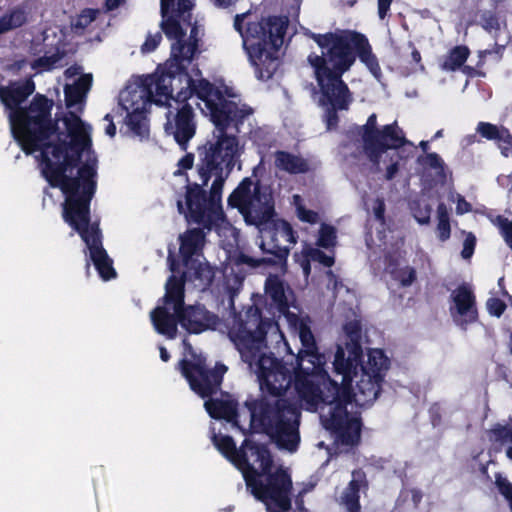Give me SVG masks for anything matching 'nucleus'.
I'll list each match as a JSON object with an SVG mask.
<instances>
[{
	"label": "nucleus",
	"instance_id": "4be33fe9",
	"mask_svg": "<svg viewBox=\"0 0 512 512\" xmlns=\"http://www.w3.org/2000/svg\"><path fill=\"white\" fill-rule=\"evenodd\" d=\"M366 485L365 474L362 471H354L352 473V480L342 496V504L348 512H359L360 505L358 492L362 488H365Z\"/></svg>",
	"mask_w": 512,
	"mask_h": 512
},
{
	"label": "nucleus",
	"instance_id": "ddd939ff",
	"mask_svg": "<svg viewBox=\"0 0 512 512\" xmlns=\"http://www.w3.org/2000/svg\"><path fill=\"white\" fill-rule=\"evenodd\" d=\"M153 90L144 80L129 83L119 95V104L127 112V126L139 136H145L148 129L145 114L152 103Z\"/></svg>",
	"mask_w": 512,
	"mask_h": 512
},
{
	"label": "nucleus",
	"instance_id": "864d4df0",
	"mask_svg": "<svg viewBox=\"0 0 512 512\" xmlns=\"http://www.w3.org/2000/svg\"><path fill=\"white\" fill-rule=\"evenodd\" d=\"M245 18V14H241V15H237L235 17V21H234V26L235 28L242 34V27H241V23L243 21V19Z\"/></svg>",
	"mask_w": 512,
	"mask_h": 512
},
{
	"label": "nucleus",
	"instance_id": "b1692460",
	"mask_svg": "<svg viewBox=\"0 0 512 512\" xmlns=\"http://www.w3.org/2000/svg\"><path fill=\"white\" fill-rule=\"evenodd\" d=\"M266 294L277 304L280 311L288 305L290 290L277 276H269L265 284Z\"/></svg>",
	"mask_w": 512,
	"mask_h": 512
},
{
	"label": "nucleus",
	"instance_id": "69168bd1",
	"mask_svg": "<svg viewBox=\"0 0 512 512\" xmlns=\"http://www.w3.org/2000/svg\"><path fill=\"white\" fill-rule=\"evenodd\" d=\"M510 340H511V350H512V332H511V335H510Z\"/></svg>",
	"mask_w": 512,
	"mask_h": 512
},
{
	"label": "nucleus",
	"instance_id": "49530a36",
	"mask_svg": "<svg viewBox=\"0 0 512 512\" xmlns=\"http://www.w3.org/2000/svg\"><path fill=\"white\" fill-rule=\"evenodd\" d=\"M391 2L392 0H378V13L381 19L385 17Z\"/></svg>",
	"mask_w": 512,
	"mask_h": 512
},
{
	"label": "nucleus",
	"instance_id": "dca6fc26",
	"mask_svg": "<svg viewBox=\"0 0 512 512\" xmlns=\"http://www.w3.org/2000/svg\"><path fill=\"white\" fill-rule=\"evenodd\" d=\"M261 234L260 249L264 253L284 259L290 247L295 243L290 225L283 220L273 218L259 229Z\"/></svg>",
	"mask_w": 512,
	"mask_h": 512
},
{
	"label": "nucleus",
	"instance_id": "4d7b16f0",
	"mask_svg": "<svg viewBox=\"0 0 512 512\" xmlns=\"http://www.w3.org/2000/svg\"><path fill=\"white\" fill-rule=\"evenodd\" d=\"M326 276H327L328 281H329L328 285L332 284L333 285V289H335L336 285H337V282H336V278H335V275L333 274V272L332 271H327L326 272Z\"/></svg>",
	"mask_w": 512,
	"mask_h": 512
},
{
	"label": "nucleus",
	"instance_id": "ea45409f",
	"mask_svg": "<svg viewBox=\"0 0 512 512\" xmlns=\"http://www.w3.org/2000/svg\"><path fill=\"white\" fill-rule=\"evenodd\" d=\"M415 270L410 267H406L397 272L396 278L400 281L402 286H409L415 280Z\"/></svg>",
	"mask_w": 512,
	"mask_h": 512
},
{
	"label": "nucleus",
	"instance_id": "393cba45",
	"mask_svg": "<svg viewBox=\"0 0 512 512\" xmlns=\"http://www.w3.org/2000/svg\"><path fill=\"white\" fill-rule=\"evenodd\" d=\"M275 166L288 173H303L308 170L305 160L284 151L275 153Z\"/></svg>",
	"mask_w": 512,
	"mask_h": 512
},
{
	"label": "nucleus",
	"instance_id": "2f4dec72",
	"mask_svg": "<svg viewBox=\"0 0 512 512\" xmlns=\"http://www.w3.org/2000/svg\"><path fill=\"white\" fill-rule=\"evenodd\" d=\"M413 216L419 224H428L430 221L431 206L425 200H418L412 206Z\"/></svg>",
	"mask_w": 512,
	"mask_h": 512
},
{
	"label": "nucleus",
	"instance_id": "412c9836",
	"mask_svg": "<svg viewBox=\"0 0 512 512\" xmlns=\"http://www.w3.org/2000/svg\"><path fill=\"white\" fill-rule=\"evenodd\" d=\"M204 406L211 417L225 419L234 425H238L236 403L231 397L227 396L223 399L208 400Z\"/></svg>",
	"mask_w": 512,
	"mask_h": 512
},
{
	"label": "nucleus",
	"instance_id": "9b49d317",
	"mask_svg": "<svg viewBox=\"0 0 512 512\" xmlns=\"http://www.w3.org/2000/svg\"><path fill=\"white\" fill-rule=\"evenodd\" d=\"M200 109L210 116L217 129H225L232 121L240 122L253 113V109L240 102L226 100L221 92L208 82L201 83Z\"/></svg>",
	"mask_w": 512,
	"mask_h": 512
},
{
	"label": "nucleus",
	"instance_id": "e433bc0d",
	"mask_svg": "<svg viewBox=\"0 0 512 512\" xmlns=\"http://www.w3.org/2000/svg\"><path fill=\"white\" fill-rule=\"evenodd\" d=\"M294 200L297 205V215L302 221H306L312 224L318 221V214L316 212L307 210L298 203L300 200L298 195L294 196Z\"/></svg>",
	"mask_w": 512,
	"mask_h": 512
},
{
	"label": "nucleus",
	"instance_id": "f8f14e48",
	"mask_svg": "<svg viewBox=\"0 0 512 512\" xmlns=\"http://www.w3.org/2000/svg\"><path fill=\"white\" fill-rule=\"evenodd\" d=\"M183 298V280L172 276L166 284L164 305L155 308L150 314L151 321L158 333L171 339L175 338L177 323H180Z\"/></svg>",
	"mask_w": 512,
	"mask_h": 512
},
{
	"label": "nucleus",
	"instance_id": "8fccbe9b",
	"mask_svg": "<svg viewBox=\"0 0 512 512\" xmlns=\"http://www.w3.org/2000/svg\"><path fill=\"white\" fill-rule=\"evenodd\" d=\"M104 120L108 122V125L106 127V134L109 135L110 137H113L115 135V133H116V128H115V125L112 122V119H111L110 115L107 114L104 117Z\"/></svg>",
	"mask_w": 512,
	"mask_h": 512
},
{
	"label": "nucleus",
	"instance_id": "c03bdc74",
	"mask_svg": "<svg viewBox=\"0 0 512 512\" xmlns=\"http://www.w3.org/2000/svg\"><path fill=\"white\" fill-rule=\"evenodd\" d=\"M239 261L241 263L248 264L252 267L260 266L262 263H265L267 260L266 258H256L248 255H241L239 257Z\"/></svg>",
	"mask_w": 512,
	"mask_h": 512
},
{
	"label": "nucleus",
	"instance_id": "39448f33",
	"mask_svg": "<svg viewBox=\"0 0 512 512\" xmlns=\"http://www.w3.org/2000/svg\"><path fill=\"white\" fill-rule=\"evenodd\" d=\"M218 129L216 141L210 143L198 167L199 181L187 188L185 205L177 201L178 210L196 223L211 228L224 223L221 207L222 187L243 152L236 136Z\"/></svg>",
	"mask_w": 512,
	"mask_h": 512
},
{
	"label": "nucleus",
	"instance_id": "79ce46f5",
	"mask_svg": "<svg viewBox=\"0 0 512 512\" xmlns=\"http://www.w3.org/2000/svg\"><path fill=\"white\" fill-rule=\"evenodd\" d=\"M162 39V36L160 33H156L154 35H148L145 42L143 43L141 47V51L143 53H149L154 51L157 46L159 45L160 41Z\"/></svg>",
	"mask_w": 512,
	"mask_h": 512
},
{
	"label": "nucleus",
	"instance_id": "6ab92c4d",
	"mask_svg": "<svg viewBox=\"0 0 512 512\" xmlns=\"http://www.w3.org/2000/svg\"><path fill=\"white\" fill-rule=\"evenodd\" d=\"M180 324L189 333H201L208 329H214L218 324V318L204 307L190 306L185 309L181 308Z\"/></svg>",
	"mask_w": 512,
	"mask_h": 512
},
{
	"label": "nucleus",
	"instance_id": "20e7f679",
	"mask_svg": "<svg viewBox=\"0 0 512 512\" xmlns=\"http://www.w3.org/2000/svg\"><path fill=\"white\" fill-rule=\"evenodd\" d=\"M316 42L323 49L322 55H310L308 61L320 89L319 104L327 112V125L337 123V110H346L352 96L341 77L355 61V52L370 72L379 78L381 70L376 57L371 53L367 39L351 31L319 35Z\"/></svg>",
	"mask_w": 512,
	"mask_h": 512
},
{
	"label": "nucleus",
	"instance_id": "5fc2aeb1",
	"mask_svg": "<svg viewBox=\"0 0 512 512\" xmlns=\"http://www.w3.org/2000/svg\"><path fill=\"white\" fill-rule=\"evenodd\" d=\"M122 0H106V7L108 10L117 8Z\"/></svg>",
	"mask_w": 512,
	"mask_h": 512
},
{
	"label": "nucleus",
	"instance_id": "473e14b6",
	"mask_svg": "<svg viewBox=\"0 0 512 512\" xmlns=\"http://www.w3.org/2000/svg\"><path fill=\"white\" fill-rule=\"evenodd\" d=\"M424 163L426 167L434 171L437 181L443 182L445 180L444 163L436 153L427 154Z\"/></svg>",
	"mask_w": 512,
	"mask_h": 512
},
{
	"label": "nucleus",
	"instance_id": "603ef678",
	"mask_svg": "<svg viewBox=\"0 0 512 512\" xmlns=\"http://www.w3.org/2000/svg\"><path fill=\"white\" fill-rule=\"evenodd\" d=\"M498 146L501 149L502 155L505 157H508L512 152V145L509 142H499Z\"/></svg>",
	"mask_w": 512,
	"mask_h": 512
},
{
	"label": "nucleus",
	"instance_id": "bf43d9fd",
	"mask_svg": "<svg viewBox=\"0 0 512 512\" xmlns=\"http://www.w3.org/2000/svg\"><path fill=\"white\" fill-rule=\"evenodd\" d=\"M160 357L165 362L169 359V353L164 347H160Z\"/></svg>",
	"mask_w": 512,
	"mask_h": 512
},
{
	"label": "nucleus",
	"instance_id": "13d9d810",
	"mask_svg": "<svg viewBox=\"0 0 512 512\" xmlns=\"http://www.w3.org/2000/svg\"><path fill=\"white\" fill-rule=\"evenodd\" d=\"M79 73V69L76 68V67H71V68H68L66 71H65V75L70 78V77H73L75 75H77Z\"/></svg>",
	"mask_w": 512,
	"mask_h": 512
},
{
	"label": "nucleus",
	"instance_id": "a18cd8bd",
	"mask_svg": "<svg viewBox=\"0 0 512 512\" xmlns=\"http://www.w3.org/2000/svg\"><path fill=\"white\" fill-rule=\"evenodd\" d=\"M373 212L378 220L383 221L385 212V204L383 200L376 199L373 206Z\"/></svg>",
	"mask_w": 512,
	"mask_h": 512
},
{
	"label": "nucleus",
	"instance_id": "7ed1b4c3",
	"mask_svg": "<svg viewBox=\"0 0 512 512\" xmlns=\"http://www.w3.org/2000/svg\"><path fill=\"white\" fill-rule=\"evenodd\" d=\"M193 6V0H161V28L175 42L171 45V56L166 62L167 75H152L143 79L145 85L153 90L152 102L168 105L165 131L173 135L183 149L195 133L192 111L189 105L181 104L170 96L172 75L184 71L197 50L198 29L190 22Z\"/></svg>",
	"mask_w": 512,
	"mask_h": 512
},
{
	"label": "nucleus",
	"instance_id": "a878e982",
	"mask_svg": "<svg viewBox=\"0 0 512 512\" xmlns=\"http://www.w3.org/2000/svg\"><path fill=\"white\" fill-rule=\"evenodd\" d=\"M186 266L188 268L186 272L187 276L199 281V287L205 288L212 282L214 273L207 263L200 262L197 259H191Z\"/></svg>",
	"mask_w": 512,
	"mask_h": 512
},
{
	"label": "nucleus",
	"instance_id": "7c9ffc66",
	"mask_svg": "<svg viewBox=\"0 0 512 512\" xmlns=\"http://www.w3.org/2000/svg\"><path fill=\"white\" fill-rule=\"evenodd\" d=\"M490 438L497 442L512 444V429L508 426L498 425L490 431ZM506 454L512 460V447L508 448Z\"/></svg>",
	"mask_w": 512,
	"mask_h": 512
},
{
	"label": "nucleus",
	"instance_id": "1a4fd4ad",
	"mask_svg": "<svg viewBox=\"0 0 512 512\" xmlns=\"http://www.w3.org/2000/svg\"><path fill=\"white\" fill-rule=\"evenodd\" d=\"M285 30L282 18L249 22L244 44L260 79L267 80L276 71Z\"/></svg>",
	"mask_w": 512,
	"mask_h": 512
},
{
	"label": "nucleus",
	"instance_id": "72a5a7b5",
	"mask_svg": "<svg viewBox=\"0 0 512 512\" xmlns=\"http://www.w3.org/2000/svg\"><path fill=\"white\" fill-rule=\"evenodd\" d=\"M336 243L335 229L328 225H322L319 231V239L317 244L323 248L333 247Z\"/></svg>",
	"mask_w": 512,
	"mask_h": 512
},
{
	"label": "nucleus",
	"instance_id": "680f3d73",
	"mask_svg": "<svg viewBox=\"0 0 512 512\" xmlns=\"http://www.w3.org/2000/svg\"><path fill=\"white\" fill-rule=\"evenodd\" d=\"M303 271H304V274H305L306 276H308V275H309V273H310V264H309V262H305V263L303 264Z\"/></svg>",
	"mask_w": 512,
	"mask_h": 512
},
{
	"label": "nucleus",
	"instance_id": "c85d7f7f",
	"mask_svg": "<svg viewBox=\"0 0 512 512\" xmlns=\"http://www.w3.org/2000/svg\"><path fill=\"white\" fill-rule=\"evenodd\" d=\"M469 55V50L464 46H458L451 51L445 62L443 68L446 70H456L466 61Z\"/></svg>",
	"mask_w": 512,
	"mask_h": 512
},
{
	"label": "nucleus",
	"instance_id": "f3484780",
	"mask_svg": "<svg viewBox=\"0 0 512 512\" xmlns=\"http://www.w3.org/2000/svg\"><path fill=\"white\" fill-rule=\"evenodd\" d=\"M344 331L349 338L345 348L339 346L337 348L335 359L333 362L335 371H346L347 367L353 366V362L359 360L362 355L360 345L361 327L358 321H351L344 327Z\"/></svg>",
	"mask_w": 512,
	"mask_h": 512
},
{
	"label": "nucleus",
	"instance_id": "338daca9",
	"mask_svg": "<svg viewBox=\"0 0 512 512\" xmlns=\"http://www.w3.org/2000/svg\"><path fill=\"white\" fill-rule=\"evenodd\" d=\"M318 446H319V447H323V442H320V443L318 444Z\"/></svg>",
	"mask_w": 512,
	"mask_h": 512
},
{
	"label": "nucleus",
	"instance_id": "f257e3e1",
	"mask_svg": "<svg viewBox=\"0 0 512 512\" xmlns=\"http://www.w3.org/2000/svg\"><path fill=\"white\" fill-rule=\"evenodd\" d=\"M90 74L65 86L69 112L63 118L66 140L60 141L51 120L53 102L36 95L27 109L9 113L11 132L27 153L41 151L42 173L47 181L65 194L63 218L86 243L90 257L104 280L115 276L111 260L101 247L99 228L89 220V201L96 182V159L90 153V126L77 115L83 109L91 85Z\"/></svg>",
	"mask_w": 512,
	"mask_h": 512
},
{
	"label": "nucleus",
	"instance_id": "cd10ccee",
	"mask_svg": "<svg viewBox=\"0 0 512 512\" xmlns=\"http://www.w3.org/2000/svg\"><path fill=\"white\" fill-rule=\"evenodd\" d=\"M26 21L24 12L14 10L0 18V34L6 33L12 29L20 27Z\"/></svg>",
	"mask_w": 512,
	"mask_h": 512
},
{
	"label": "nucleus",
	"instance_id": "2eb2a0df",
	"mask_svg": "<svg viewBox=\"0 0 512 512\" xmlns=\"http://www.w3.org/2000/svg\"><path fill=\"white\" fill-rule=\"evenodd\" d=\"M184 346L192 358L182 360V373L194 392L203 398L208 397L219 389L227 368L224 365H217L213 370H205L201 357L192 353L191 345L184 341Z\"/></svg>",
	"mask_w": 512,
	"mask_h": 512
},
{
	"label": "nucleus",
	"instance_id": "052dcab7",
	"mask_svg": "<svg viewBox=\"0 0 512 512\" xmlns=\"http://www.w3.org/2000/svg\"><path fill=\"white\" fill-rule=\"evenodd\" d=\"M412 57H413V60L415 62H417V63L420 62V60H421V56H420V53L418 51H413L412 52Z\"/></svg>",
	"mask_w": 512,
	"mask_h": 512
},
{
	"label": "nucleus",
	"instance_id": "5701e85b",
	"mask_svg": "<svg viewBox=\"0 0 512 512\" xmlns=\"http://www.w3.org/2000/svg\"><path fill=\"white\" fill-rule=\"evenodd\" d=\"M180 253L184 259L185 265H188L193 255L202 249L204 245V235L201 230H189L180 236Z\"/></svg>",
	"mask_w": 512,
	"mask_h": 512
},
{
	"label": "nucleus",
	"instance_id": "09e8293b",
	"mask_svg": "<svg viewBox=\"0 0 512 512\" xmlns=\"http://www.w3.org/2000/svg\"><path fill=\"white\" fill-rule=\"evenodd\" d=\"M398 172V161H393L386 169V179L391 180Z\"/></svg>",
	"mask_w": 512,
	"mask_h": 512
},
{
	"label": "nucleus",
	"instance_id": "a19ab883",
	"mask_svg": "<svg viewBox=\"0 0 512 512\" xmlns=\"http://www.w3.org/2000/svg\"><path fill=\"white\" fill-rule=\"evenodd\" d=\"M487 309L491 315L499 317L506 309V304L498 298H490L487 301Z\"/></svg>",
	"mask_w": 512,
	"mask_h": 512
},
{
	"label": "nucleus",
	"instance_id": "c9c22d12",
	"mask_svg": "<svg viewBox=\"0 0 512 512\" xmlns=\"http://www.w3.org/2000/svg\"><path fill=\"white\" fill-rule=\"evenodd\" d=\"M97 11L86 9L82 11V13L78 16L76 21L73 23V28L75 30L77 29H84L88 25H90L96 18Z\"/></svg>",
	"mask_w": 512,
	"mask_h": 512
},
{
	"label": "nucleus",
	"instance_id": "423d86ee",
	"mask_svg": "<svg viewBox=\"0 0 512 512\" xmlns=\"http://www.w3.org/2000/svg\"><path fill=\"white\" fill-rule=\"evenodd\" d=\"M213 442L218 450L242 471L251 493L265 503L270 512H284L290 509L291 477L286 469L273 463L266 447L246 445L244 456L236 449L229 436L215 434Z\"/></svg>",
	"mask_w": 512,
	"mask_h": 512
},
{
	"label": "nucleus",
	"instance_id": "f704fd0d",
	"mask_svg": "<svg viewBox=\"0 0 512 512\" xmlns=\"http://www.w3.org/2000/svg\"><path fill=\"white\" fill-rule=\"evenodd\" d=\"M304 253L309 259L317 261L324 266L330 267L334 264L333 256L326 255L317 248L308 247L304 250Z\"/></svg>",
	"mask_w": 512,
	"mask_h": 512
},
{
	"label": "nucleus",
	"instance_id": "0eeeda50",
	"mask_svg": "<svg viewBox=\"0 0 512 512\" xmlns=\"http://www.w3.org/2000/svg\"><path fill=\"white\" fill-rule=\"evenodd\" d=\"M388 358L379 349L368 352L367 360L347 367V372L335 371L342 376L341 387L332 380L337 387V396L333 406L339 408L335 413V425L321 423L327 430L335 433V441L344 445H354L360 437V422L357 416L349 414L345 403L354 400L360 406L372 403L380 391V382L388 369Z\"/></svg>",
	"mask_w": 512,
	"mask_h": 512
},
{
	"label": "nucleus",
	"instance_id": "58836bf2",
	"mask_svg": "<svg viewBox=\"0 0 512 512\" xmlns=\"http://www.w3.org/2000/svg\"><path fill=\"white\" fill-rule=\"evenodd\" d=\"M58 60V57L55 55L49 57H41L33 62L32 67L33 69H38L39 71L49 70Z\"/></svg>",
	"mask_w": 512,
	"mask_h": 512
},
{
	"label": "nucleus",
	"instance_id": "6e6552de",
	"mask_svg": "<svg viewBox=\"0 0 512 512\" xmlns=\"http://www.w3.org/2000/svg\"><path fill=\"white\" fill-rule=\"evenodd\" d=\"M292 330L298 335L302 349L298 352L295 391L308 407L328 408L322 413V421L326 425H335V409L333 402L337 396V387L325 370L326 359L317 350L314 336L307 321L292 313L286 315Z\"/></svg>",
	"mask_w": 512,
	"mask_h": 512
},
{
	"label": "nucleus",
	"instance_id": "e2e57ef3",
	"mask_svg": "<svg viewBox=\"0 0 512 512\" xmlns=\"http://www.w3.org/2000/svg\"><path fill=\"white\" fill-rule=\"evenodd\" d=\"M420 146H421V148H422L424 151H426V150H427V148H428V142H427V141H421V142H420Z\"/></svg>",
	"mask_w": 512,
	"mask_h": 512
},
{
	"label": "nucleus",
	"instance_id": "de8ad7c7",
	"mask_svg": "<svg viewBox=\"0 0 512 512\" xmlns=\"http://www.w3.org/2000/svg\"><path fill=\"white\" fill-rule=\"evenodd\" d=\"M470 209H471L470 204L468 202H466L461 196H458L457 206H456L457 213L463 214V213L470 211Z\"/></svg>",
	"mask_w": 512,
	"mask_h": 512
},
{
	"label": "nucleus",
	"instance_id": "4c0bfd02",
	"mask_svg": "<svg viewBox=\"0 0 512 512\" xmlns=\"http://www.w3.org/2000/svg\"><path fill=\"white\" fill-rule=\"evenodd\" d=\"M497 224L501 228L505 241L508 243L510 248L512 249V220L509 221L506 218L498 217Z\"/></svg>",
	"mask_w": 512,
	"mask_h": 512
},
{
	"label": "nucleus",
	"instance_id": "4468645a",
	"mask_svg": "<svg viewBox=\"0 0 512 512\" xmlns=\"http://www.w3.org/2000/svg\"><path fill=\"white\" fill-rule=\"evenodd\" d=\"M364 150L375 165L388 157L387 149H394L405 143L402 131L396 125H387L382 131L376 130V115L372 114L363 127Z\"/></svg>",
	"mask_w": 512,
	"mask_h": 512
},
{
	"label": "nucleus",
	"instance_id": "3c124183",
	"mask_svg": "<svg viewBox=\"0 0 512 512\" xmlns=\"http://www.w3.org/2000/svg\"><path fill=\"white\" fill-rule=\"evenodd\" d=\"M193 165V156L191 154L186 155L179 161V166L184 169L191 168Z\"/></svg>",
	"mask_w": 512,
	"mask_h": 512
},
{
	"label": "nucleus",
	"instance_id": "9d476101",
	"mask_svg": "<svg viewBox=\"0 0 512 512\" xmlns=\"http://www.w3.org/2000/svg\"><path fill=\"white\" fill-rule=\"evenodd\" d=\"M229 205L239 209L249 224L263 227L274 215V202L268 189L255 186L245 179L228 199Z\"/></svg>",
	"mask_w": 512,
	"mask_h": 512
},
{
	"label": "nucleus",
	"instance_id": "a211bd4d",
	"mask_svg": "<svg viewBox=\"0 0 512 512\" xmlns=\"http://www.w3.org/2000/svg\"><path fill=\"white\" fill-rule=\"evenodd\" d=\"M451 315L459 325L474 322L477 319L475 296L467 285H461L451 294Z\"/></svg>",
	"mask_w": 512,
	"mask_h": 512
},
{
	"label": "nucleus",
	"instance_id": "bb28decb",
	"mask_svg": "<svg viewBox=\"0 0 512 512\" xmlns=\"http://www.w3.org/2000/svg\"><path fill=\"white\" fill-rule=\"evenodd\" d=\"M477 132L489 140L511 143V135L504 127H497L491 123L481 122L477 126Z\"/></svg>",
	"mask_w": 512,
	"mask_h": 512
},
{
	"label": "nucleus",
	"instance_id": "0e129e2a",
	"mask_svg": "<svg viewBox=\"0 0 512 512\" xmlns=\"http://www.w3.org/2000/svg\"><path fill=\"white\" fill-rule=\"evenodd\" d=\"M442 136V131H438L436 134H435V137L438 138V137H441Z\"/></svg>",
	"mask_w": 512,
	"mask_h": 512
},
{
	"label": "nucleus",
	"instance_id": "6e6d98bb",
	"mask_svg": "<svg viewBox=\"0 0 512 512\" xmlns=\"http://www.w3.org/2000/svg\"><path fill=\"white\" fill-rule=\"evenodd\" d=\"M217 6L227 7L234 3L236 0H211Z\"/></svg>",
	"mask_w": 512,
	"mask_h": 512
},
{
	"label": "nucleus",
	"instance_id": "f03ea898",
	"mask_svg": "<svg viewBox=\"0 0 512 512\" xmlns=\"http://www.w3.org/2000/svg\"><path fill=\"white\" fill-rule=\"evenodd\" d=\"M229 337L250 370L257 376L260 388L270 396L249 404L251 423L261 428L283 449L294 451L300 441L298 407L322 413L328 408L308 407L295 391L297 362L287 365L278 361L268 347L284 341L277 323L262 320L259 309L250 306L234 314L229 322Z\"/></svg>",
	"mask_w": 512,
	"mask_h": 512
},
{
	"label": "nucleus",
	"instance_id": "aec40b11",
	"mask_svg": "<svg viewBox=\"0 0 512 512\" xmlns=\"http://www.w3.org/2000/svg\"><path fill=\"white\" fill-rule=\"evenodd\" d=\"M35 90L34 82L30 79L14 82L7 87H0V100L11 111L17 110L22 103Z\"/></svg>",
	"mask_w": 512,
	"mask_h": 512
},
{
	"label": "nucleus",
	"instance_id": "c756f323",
	"mask_svg": "<svg viewBox=\"0 0 512 512\" xmlns=\"http://www.w3.org/2000/svg\"><path fill=\"white\" fill-rule=\"evenodd\" d=\"M437 232L440 240L445 241L450 237V223L448 217V210L446 206L441 203L437 208Z\"/></svg>",
	"mask_w": 512,
	"mask_h": 512
},
{
	"label": "nucleus",
	"instance_id": "37998d69",
	"mask_svg": "<svg viewBox=\"0 0 512 512\" xmlns=\"http://www.w3.org/2000/svg\"><path fill=\"white\" fill-rule=\"evenodd\" d=\"M476 238L472 233H468L463 243L461 255L464 259H469L474 251Z\"/></svg>",
	"mask_w": 512,
	"mask_h": 512
}]
</instances>
